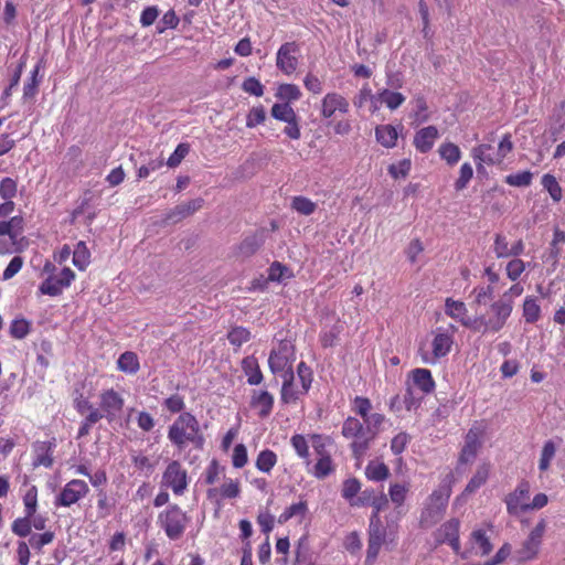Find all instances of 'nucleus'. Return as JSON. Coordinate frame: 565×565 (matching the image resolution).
I'll return each instance as SVG.
<instances>
[{"label": "nucleus", "instance_id": "nucleus-51", "mask_svg": "<svg viewBox=\"0 0 565 565\" xmlns=\"http://www.w3.org/2000/svg\"><path fill=\"white\" fill-rule=\"evenodd\" d=\"M18 193V182L17 180L6 177L0 181V198L6 202H13V198L17 196Z\"/></svg>", "mask_w": 565, "mask_h": 565}, {"label": "nucleus", "instance_id": "nucleus-38", "mask_svg": "<svg viewBox=\"0 0 565 565\" xmlns=\"http://www.w3.org/2000/svg\"><path fill=\"white\" fill-rule=\"evenodd\" d=\"M309 441L306 436L301 434H295L290 438V445L294 448L296 455L302 459L307 466L311 463L310 460V451H309Z\"/></svg>", "mask_w": 565, "mask_h": 565}, {"label": "nucleus", "instance_id": "nucleus-50", "mask_svg": "<svg viewBox=\"0 0 565 565\" xmlns=\"http://www.w3.org/2000/svg\"><path fill=\"white\" fill-rule=\"evenodd\" d=\"M533 173L530 170L520 171L509 174L504 178V182L511 186L524 188L531 185Z\"/></svg>", "mask_w": 565, "mask_h": 565}, {"label": "nucleus", "instance_id": "nucleus-53", "mask_svg": "<svg viewBox=\"0 0 565 565\" xmlns=\"http://www.w3.org/2000/svg\"><path fill=\"white\" fill-rule=\"evenodd\" d=\"M24 513L33 516L38 510V488L31 486L23 495Z\"/></svg>", "mask_w": 565, "mask_h": 565}, {"label": "nucleus", "instance_id": "nucleus-40", "mask_svg": "<svg viewBox=\"0 0 565 565\" xmlns=\"http://www.w3.org/2000/svg\"><path fill=\"white\" fill-rule=\"evenodd\" d=\"M335 471V463L332 456L318 458L316 463L312 466L311 473L317 479H326Z\"/></svg>", "mask_w": 565, "mask_h": 565}, {"label": "nucleus", "instance_id": "nucleus-58", "mask_svg": "<svg viewBox=\"0 0 565 565\" xmlns=\"http://www.w3.org/2000/svg\"><path fill=\"white\" fill-rule=\"evenodd\" d=\"M473 177V169L469 162H465L461 164L459 169V177L455 182V189L457 191H462L467 188L468 183L471 181Z\"/></svg>", "mask_w": 565, "mask_h": 565}, {"label": "nucleus", "instance_id": "nucleus-41", "mask_svg": "<svg viewBox=\"0 0 565 565\" xmlns=\"http://www.w3.org/2000/svg\"><path fill=\"white\" fill-rule=\"evenodd\" d=\"M309 439L313 451L318 458H324L332 456L328 446L331 444V438L329 436H324L321 434H311L309 435Z\"/></svg>", "mask_w": 565, "mask_h": 565}, {"label": "nucleus", "instance_id": "nucleus-3", "mask_svg": "<svg viewBox=\"0 0 565 565\" xmlns=\"http://www.w3.org/2000/svg\"><path fill=\"white\" fill-rule=\"evenodd\" d=\"M56 266L47 260L43 265L42 273L46 278L40 284L39 292L50 297H58L63 294L64 289L71 287L76 278V274L70 267H64L56 273Z\"/></svg>", "mask_w": 565, "mask_h": 565}, {"label": "nucleus", "instance_id": "nucleus-10", "mask_svg": "<svg viewBox=\"0 0 565 565\" xmlns=\"http://www.w3.org/2000/svg\"><path fill=\"white\" fill-rule=\"evenodd\" d=\"M454 345V337L447 331L434 332V338L431 340V352L424 351L423 348H419V354L423 363L434 365L441 358L448 355Z\"/></svg>", "mask_w": 565, "mask_h": 565}, {"label": "nucleus", "instance_id": "nucleus-26", "mask_svg": "<svg viewBox=\"0 0 565 565\" xmlns=\"http://www.w3.org/2000/svg\"><path fill=\"white\" fill-rule=\"evenodd\" d=\"M204 205V200L202 198H196L190 200L185 203L179 204L174 206L169 213L166 215L167 221L179 222L192 214L196 211L201 210Z\"/></svg>", "mask_w": 565, "mask_h": 565}, {"label": "nucleus", "instance_id": "nucleus-37", "mask_svg": "<svg viewBox=\"0 0 565 565\" xmlns=\"http://www.w3.org/2000/svg\"><path fill=\"white\" fill-rule=\"evenodd\" d=\"M440 158L450 167L456 166L461 158L460 148L450 141L443 142L438 148Z\"/></svg>", "mask_w": 565, "mask_h": 565}, {"label": "nucleus", "instance_id": "nucleus-14", "mask_svg": "<svg viewBox=\"0 0 565 565\" xmlns=\"http://www.w3.org/2000/svg\"><path fill=\"white\" fill-rule=\"evenodd\" d=\"M484 429L480 425H473L465 436V444L459 454V463L466 465L472 462L482 445Z\"/></svg>", "mask_w": 565, "mask_h": 565}, {"label": "nucleus", "instance_id": "nucleus-57", "mask_svg": "<svg viewBox=\"0 0 565 565\" xmlns=\"http://www.w3.org/2000/svg\"><path fill=\"white\" fill-rule=\"evenodd\" d=\"M286 275L288 278L294 276V274L289 270L287 266L282 265L279 262H274L268 268L267 280L279 282Z\"/></svg>", "mask_w": 565, "mask_h": 565}, {"label": "nucleus", "instance_id": "nucleus-2", "mask_svg": "<svg viewBox=\"0 0 565 565\" xmlns=\"http://www.w3.org/2000/svg\"><path fill=\"white\" fill-rule=\"evenodd\" d=\"M168 439L178 451H183L189 445L202 449L204 437L201 433L200 423L189 412L181 413L168 428Z\"/></svg>", "mask_w": 565, "mask_h": 565}, {"label": "nucleus", "instance_id": "nucleus-8", "mask_svg": "<svg viewBox=\"0 0 565 565\" xmlns=\"http://www.w3.org/2000/svg\"><path fill=\"white\" fill-rule=\"evenodd\" d=\"M296 348L291 340H280L277 347L273 348L268 356V366L271 373L292 371L291 363L295 360Z\"/></svg>", "mask_w": 565, "mask_h": 565}, {"label": "nucleus", "instance_id": "nucleus-55", "mask_svg": "<svg viewBox=\"0 0 565 565\" xmlns=\"http://www.w3.org/2000/svg\"><path fill=\"white\" fill-rule=\"evenodd\" d=\"M54 532L45 531L40 534H32L29 539V544L33 550L41 552L43 546L51 544L54 541Z\"/></svg>", "mask_w": 565, "mask_h": 565}, {"label": "nucleus", "instance_id": "nucleus-33", "mask_svg": "<svg viewBox=\"0 0 565 565\" xmlns=\"http://www.w3.org/2000/svg\"><path fill=\"white\" fill-rule=\"evenodd\" d=\"M365 477L370 481H384L390 477V468L379 460H371L365 467Z\"/></svg>", "mask_w": 565, "mask_h": 565}, {"label": "nucleus", "instance_id": "nucleus-19", "mask_svg": "<svg viewBox=\"0 0 565 565\" xmlns=\"http://www.w3.org/2000/svg\"><path fill=\"white\" fill-rule=\"evenodd\" d=\"M308 393L296 383L292 371L286 372L280 390V402L285 405H296Z\"/></svg>", "mask_w": 565, "mask_h": 565}, {"label": "nucleus", "instance_id": "nucleus-22", "mask_svg": "<svg viewBox=\"0 0 565 565\" xmlns=\"http://www.w3.org/2000/svg\"><path fill=\"white\" fill-rule=\"evenodd\" d=\"M274 404L275 397L267 390L252 391L249 406L256 411L259 418H267L273 412Z\"/></svg>", "mask_w": 565, "mask_h": 565}, {"label": "nucleus", "instance_id": "nucleus-31", "mask_svg": "<svg viewBox=\"0 0 565 565\" xmlns=\"http://www.w3.org/2000/svg\"><path fill=\"white\" fill-rule=\"evenodd\" d=\"M489 473H490V465L486 463V462L481 463L477 468L472 478L467 483L463 493L471 494V493L476 492L481 486H483L487 482V480L489 478Z\"/></svg>", "mask_w": 565, "mask_h": 565}, {"label": "nucleus", "instance_id": "nucleus-30", "mask_svg": "<svg viewBox=\"0 0 565 565\" xmlns=\"http://www.w3.org/2000/svg\"><path fill=\"white\" fill-rule=\"evenodd\" d=\"M451 494V489L449 486H443L438 489L434 490L429 497L431 509H435L438 515L445 511L448 500Z\"/></svg>", "mask_w": 565, "mask_h": 565}, {"label": "nucleus", "instance_id": "nucleus-34", "mask_svg": "<svg viewBox=\"0 0 565 565\" xmlns=\"http://www.w3.org/2000/svg\"><path fill=\"white\" fill-rule=\"evenodd\" d=\"M32 330V322L24 317L14 318L9 327V334L14 340L25 339Z\"/></svg>", "mask_w": 565, "mask_h": 565}, {"label": "nucleus", "instance_id": "nucleus-7", "mask_svg": "<svg viewBox=\"0 0 565 565\" xmlns=\"http://www.w3.org/2000/svg\"><path fill=\"white\" fill-rule=\"evenodd\" d=\"M491 149V145L482 143L476 146L471 150V157L476 162L477 170L480 172L483 170V164L488 166H499L503 162L507 156L513 150V141L510 134H505L499 145L498 151L495 156L487 154V152Z\"/></svg>", "mask_w": 565, "mask_h": 565}, {"label": "nucleus", "instance_id": "nucleus-12", "mask_svg": "<svg viewBox=\"0 0 565 565\" xmlns=\"http://www.w3.org/2000/svg\"><path fill=\"white\" fill-rule=\"evenodd\" d=\"M530 491V482L522 479L515 489L505 497L504 502L507 505V512L510 515L518 516L521 513L529 512Z\"/></svg>", "mask_w": 565, "mask_h": 565}, {"label": "nucleus", "instance_id": "nucleus-52", "mask_svg": "<svg viewBox=\"0 0 565 565\" xmlns=\"http://www.w3.org/2000/svg\"><path fill=\"white\" fill-rule=\"evenodd\" d=\"M372 409V403L370 398L364 396H355L352 402V411L359 415L363 420L370 419V412Z\"/></svg>", "mask_w": 565, "mask_h": 565}, {"label": "nucleus", "instance_id": "nucleus-24", "mask_svg": "<svg viewBox=\"0 0 565 565\" xmlns=\"http://www.w3.org/2000/svg\"><path fill=\"white\" fill-rule=\"evenodd\" d=\"M439 138V131L435 126H427L417 130L414 135L413 145L420 153L429 152Z\"/></svg>", "mask_w": 565, "mask_h": 565}, {"label": "nucleus", "instance_id": "nucleus-39", "mask_svg": "<svg viewBox=\"0 0 565 565\" xmlns=\"http://www.w3.org/2000/svg\"><path fill=\"white\" fill-rule=\"evenodd\" d=\"M522 316L526 323H535L541 318V307L537 299L527 296L525 297L522 306Z\"/></svg>", "mask_w": 565, "mask_h": 565}, {"label": "nucleus", "instance_id": "nucleus-44", "mask_svg": "<svg viewBox=\"0 0 565 565\" xmlns=\"http://www.w3.org/2000/svg\"><path fill=\"white\" fill-rule=\"evenodd\" d=\"M73 264L79 270H85L90 263V253L85 242H78L73 252Z\"/></svg>", "mask_w": 565, "mask_h": 565}, {"label": "nucleus", "instance_id": "nucleus-25", "mask_svg": "<svg viewBox=\"0 0 565 565\" xmlns=\"http://www.w3.org/2000/svg\"><path fill=\"white\" fill-rule=\"evenodd\" d=\"M209 499H236L241 494V483L237 479L227 478L218 488L207 490Z\"/></svg>", "mask_w": 565, "mask_h": 565}, {"label": "nucleus", "instance_id": "nucleus-28", "mask_svg": "<svg viewBox=\"0 0 565 565\" xmlns=\"http://www.w3.org/2000/svg\"><path fill=\"white\" fill-rule=\"evenodd\" d=\"M409 486L406 483H392L388 488V495L393 504L395 505V522H398L402 518L401 508L405 503Z\"/></svg>", "mask_w": 565, "mask_h": 565}, {"label": "nucleus", "instance_id": "nucleus-61", "mask_svg": "<svg viewBox=\"0 0 565 565\" xmlns=\"http://www.w3.org/2000/svg\"><path fill=\"white\" fill-rule=\"evenodd\" d=\"M341 326H334L329 330H322L319 335L320 343L323 348H332L337 344Z\"/></svg>", "mask_w": 565, "mask_h": 565}, {"label": "nucleus", "instance_id": "nucleus-18", "mask_svg": "<svg viewBox=\"0 0 565 565\" xmlns=\"http://www.w3.org/2000/svg\"><path fill=\"white\" fill-rule=\"evenodd\" d=\"M469 545L470 547L466 551H461L460 557L466 559L471 554L487 556L491 553L493 546L490 542L487 532L483 529H476L471 532L469 536Z\"/></svg>", "mask_w": 565, "mask_h": 565}, {"label": "nucleus", "instance_id": "nucleus-64", "mask_svg": "<svg viewBox=\"0 0 565 565\" xmlns=\"http://www.w3.org/2000/svg\"><path fill=\"white\" fill-rule=\"evenodd\" d=\"M411 159H403L397 163L391 164L388 167V173L394 179L406 178L411 171Z\"/></svg>", "mask_w": 565, "mask_h": 565}, {"label": "nucleus", "instance_id": "nucleus-13", "mask_svg": "<svg viewBox=\"0 0 565 565\" xmlns=\"http://www.w3.org/2000/svg\"><path fill=\"white\" fill-rule=\"evenodd\" d=\"M89 492L88 484L81 479L68 481L55 498V507L68 508L85 498Z\"/></svg>", "mask_w": 565, "mask_h": 565}, {"label": "nucleus", "instance_id": "nucleus-16", "mask_svg": "<svg viewBox=\"0 0 565 565\" xmlns=\"http://www.w3.org/2000/svg\"><path fill=\"white\" fill-rule=\"evenodd\" d=\"M125 405L122 396L114 388L105 390L99 395V406L108 422L114 420L121 413Z\"/></svg>", "mask_w": 565, "mask_h": 565}, {"label": "nucleus", "instance_id": "nucleus-48", "mask_svg": "<svg viewBox=\"0 0 565 565\" xmlns=\"http://www.w3.org/2000/svg\"><path fill=\"white\" fill-rule=\"evenodd\" d=\"M297 379L302 390L309 393L313 381V372L311 367L303 361H300L297 365Z\"/></svg>", "mask_w": 565, "mask_h": 565}, {"label": "nucleus", "instance_id": "nucleus-42", "mask_svg": "<svg viewBox=\"0 0 565 565\" xmlns=\"http://www.w3.org/2000/svg\"><path fill=\"white\" fill-rule=\"evenodd\" d=\"M277 460L278 458L275 451L264 449L257 455L255 466L259 471L269 473L276 466Z\"/></svg>", "mask_w": 565, "mask_h": 565}, {"label": "nucleus", "instance_id": "nucleus-21", "mask_svg": "<svg viewBox=\"0 0 565 565\" xmlns=\"http://www.w3.org/2000/svg\"><path fill=\"white\" fill-rule=\"evenodd\" d=\"M445 313L451 319L458 321L461 326L473 331L476 324V317L468 316V309L463 301L446 298Z\"/></svg>", "mask_w": 565, "mask_h": 565}, {"label": "nucleus", "instance_id": "nucleus-27", "mask_svg": "<svg viewBox=\"0 0 565 565\" xmlns=\"http://www.w3.org/2000/svg\"><path fill=\"white\" fill-rule=\"evenodd\" d=\"M241 367L248 385L257 386L263 383L264 374L255 355L245 356L241 362Z\"/></svg>", "mask_w": 565, "mask_h": 565}, {"label": "nucleus", "instance_id": "nucleus-9", "mask_svg": "<svg viewBox=\"0 0 565 565\" xmlns=\"http://www.w3.org/2000/svg\"><path fill=\"white\" fill-rule=\"evenodd\" d=\"M161 487L171 489L173 494L183 495L189 487V476L179 460H171L162 472Z\"/></svg>", "mask_w": 565, "mask_h": 565}, {"label": "nucleus", "instance_id": "nucleus-4", "mask_svg": "<svg viewBox=\"0 0 565 565\" xmlns=\"http://www.w3.org/2000/svg\"><path fill=\"white\" fill-rule=\"evenodd\" d=\"M504 299H498L493 301L487 313L476 317L475 332L481 333H497L501 331L507 324L508 319L512 313L510 302H505Z\"/></svg>", "mask_w": 565, "mask_h": 565}, {"label": "nucleus", "instance_id": "nucleus-49", "mask_svg": "<svg viewBox=\"0 0 565 565\" xmlns=\"http://www.w3.org/2000/svg\"><path fill=\"white\" fill-rule=\"evenodd\" d=\"M252 338L250 331L244 327H234L227 333L228 342L234 347H242Z\"/></svg>", "mask_w": 565, "mask_h": 565}, {"label": "nucleus", "instance_id": "nucleus-11", "mask_svg": "<svg viewBox=\"0 0 565 565\" xmlns=\"http://www.w3.org/2000/svg\"><path fill=\"white\" fill-rule=\"evenodd\" d=\"M300 63V45L296 41L282 43L276 53V67L285 75H292Z\"/></svg>", "mask_w": 565, "mask_h": 565}, {"label": "nucleus", "instance_id": "nucleus-47", "mask_svg": "<svg viewBox=\"0 0 565 565\" xmlns=\"http://www.w3.org/2000/svg\"><path fill=\"white\" fill-rule=\"evenodd\" d=\"M291 207L299 214L309 216L315 213L317 204L306 196L298 195L292 198Z\"/></svg>", "mask_w": 565, "mask_h": 565}, {"label": "nucleus", "instance_id": "nucleus-36", "mask_svg": "<svg viewBox=\"0 0 565 565\" xmlns=\"http://www.w3.org/2000/svg\"><path fill=\"white\" fill-rule=\"evenodd\" d=\"M308 513V503L306 500H300L297 503H292L287 507L282 513L278 516V523L284 524L292 518L305 519Z\"/></svg>", "mask_w": 565, "mask_h": 565}, {"label": "nucleus", "instance_id": "nucleus-62", "mask_svg": "<svg viewBox=\"0 0 565 565\" xmlns=\"http://www.w3.org/2000/svg\"><path fill=\"white\" fill-rule=\"evenodd\" d=\"M540 545L541 543L532 541V539L527 537L519 551L520 559L530 561L535 558L539 553Z\"/></svg>", "mask_w": 565, "mask_h": 565}, {"label": "nucleus", "instance_id": "nucleus-32", "mask_svg": "<svg viewBox=\"0 0 565 565\" xmlns=\"http://www.w3.org/2000/svg\"><path fill=\"white\" fill-rule=\"evenodd\" d=\"M117 369L126 374H136L140 370L138 355L132 351H125L117 360Z\"/></svg>", "mask_w": 565, "mask_h": 565}, {"label": "nucleus", "instance_id": "nucleus-29", "mask_svg": "<svg viewBox=\"0 0 565 565\" xmlns=\"http://www.w3.org/2000/svg\"><path fill=\"white\" fill-rule=\"evenodd\" d=\"M376 141L384 148H394L397 143L398 132L396 128L390 124L379 125L375 128Z\"/></svg>", "mask_w": 565, "mask_h": 565}, {"label": "nucleus", "instance_id": "nucleus-54", "mask_svg": "<svg viewBox=\"0 0 565 565\" xmlns=\"http://www.w3.org/2000/svg\"><path fill=\"white\" fill-rule=\"evenodd\" d=\"M361 490V482L356 478H349L343 481L341 494L350 503L354 501Z\"/></svg>", "mask_w": 565, "mask_h": 565}, {"label": "nucleus", "instance_id": "nucleus-59", "mask_svg": "<svg viewBox=\"0 0 565 565\" xmlns=\"http://www.w3.org/2000/svg\"><path fill=\"white\" fill-rule=\"evenodd\" d=\"M163 407L172 413H184L183 409L185 408V402L184 397L178 393L170 395L163 401Z\"/></svg>", "mask_w": 565, "mask_h": 565}, {"label": "nucleus", "instance_id": "nucleus-1", "mask_svg": "<svg viewBox=\"0 0 565 565\" xmlns=\"http://www.w3.org/2000/svg\"><path fill=\"white\" fill-rule=\"evenodd\" d=\"M385 416L373 413L367 420H360L354 416H348L341 427V435L350 440V449L353 458L362 459L377 437Z\"/></svg>", "mask_w": 565, "mask_h": 565}, {"label": "nucleus", "instance_id": "nucleus-17", "mask_svg": "<svg viewBox=\"0 0 565 565\" xmlns=\"http://www.w3.org/2000/svg\"><path fill=\"white\" fill-rule=\"evenodd\" d=\"M350 109L348 99L337 92L324 95L321 100L320 115L324 119H330L339 114H347Z\"/></svg>", "mask_w": 565, "mask_h": 565}, {"label": "nucleus", "instance_id": "nucleus-35", "mask_svg": "<svg viewBox=\"0 0 565 565\" xmlns=\"http://www.w3.org/2000/svg\"><path fill=\"white\" fill-rule=\"evenodd\" d=\"M275 96L277 99L281 100V103L290 104L292 102L299 100L302 96V93L298 85L284 83L277 87Z\"/></svg>", "mask_w": 565, "mask_h": 565}, {"label": "nucleus", "instance_id": "nucleus-63", "mask_svg": "<svg viewBox=\"0 0 565 565\" xmlns=\"http://www.w3.org/2000/svg\"><path fill=\"white\" fill-rule=\"evenodd\" d=\"M409 441H411V436L407 433H405V431L398 433L391 440L392 452L395 456L402 455L405 451Z\"/></svg>", "mask_w": 565, "mask_h": 565}, {"label": "nucleus", "instance_id": "nucleus-6", "mask_svg": "<svg viewBox=\"0 0 565 565\" xmlns=\"http://www.w3.org/2000/svg\"><path fill=\"white\" fill-rule=\"evenodd\" d=\"M24 218L21 215L0 222V255L21 253L24 248Z\"/></svg>", "mask_w": 565, "mask_h": 565}, {"label": "nucleus", "instance_id": "nucleus-43", "mask_svg": "<svg viewBox=\"0 0 565 565\" xmlns=\"http://www.w3.org/2000/svg\"><path fill=\"white\" fill-rule=\"evenodd\" d=\"M271 116L279 121H294L298 116L290 104L276 103L270 109Z\"/></svg>", "mask_w": 565, "mask_h": 565}, {"label": "nucleus", "instance_id": "nucleus-56", "mask_svg": "<svg viewBox=\"0 0 565 565\" xmlns=\"http://www.w3.org/2000/svg\"><path fill=\"white\" fill-rule=\"evenodd\" d=\"M32 518L33 516H28L24 513L23 518L15 519L11 525L12 532L20 537H26L29 535L31 536V531H32L31 519Z\"/></svg>", "mask_w": 565, "mask_h": 565}, {"label": "nucleus", "instance_id": "nucleus-20", "mask_svg": "<svg viewBox=\"0 0 565 565\" xmlns=\"http://www.w3.org/2000/svg\"><path fill=\"white\" fill-rule=\"evenodd\" d=\"M405 100L406 97L402 93L383 88L371 96V110L373 113L379 110L381 105H385L390 110H395L401 107Z\"/></svg>", "mask_w": 565, "mask_h": 565}, {"label": "nucleus", "instance_id": "nucleus-5", "mask_svg": "<svg viewBox=\"0 0 565 565\" xmlns=\"http://www.w3.org/2000/svg\"><path fill=\"white\" fill-rule=\"evenodd\" d=\"M191 518L177 503L168 504L158 514L157 524L171 541L180 540L189 525Z\"/></svg>", "mask_w": 565, "mask_h": 565}, {"label": "nucleus", "instance_id": "nucleus-45", "mask_svg": "<svg viewBox=\"0 0 565 565\" xmlns=\"http://www.w3.org/2000/svg\"><path fill=\"white\" fill-rule=\"evenodd\" d=\"M541 184L545 191L548 192L554 202H559L563 196L562 188L556 178L551 173L543 174Z\"/></svg>", "mask_w": 565, "mask_h": 565}, {"label": "nucleus", "instance_id": "nucleus-15", "mask_svg": "<svg viewBox=\"0 0 565 565\" xmlns=\"http://www.w3.org/2000/svg\"><path fill=\"white\" fill-rule=\"evenodd\" d=\"M460 521L458 519H450L443 523L435 533V540L438 544H448L454 553L461 554L460 545Z\"/></svg>", "mask_w": 565, "mask_h": 565}, {"label": "nucleus", "instance_id": "nucleus-23", "mask_svg": "<svg viewBox=\"0 0 565 565\" xmlns=\"http://www.w3.org/2000/svg\"><path fill=\"white\" fill-rule=\"evenodd\" d=\"M407 382L412 387L418 388L423 395H428L435 391L436 383L431 372L428 369L417 367L408 373Z\"/></svg>", "mask_w": 565, "mask_h": 565}, {"label": "nucleus", "instance_id": "nucleus-60", "mask_svg": "<svg viewBox=\"0 0 565 565\" xmlns=\"http://www.w3.org/2000/svg\"><path fill=\"white\" fill-rule=\"evenodd\" d=\"M266 120V111L263 105L254 106L246 117V127L254 128L258 125L264 124Z\"/></svg>", "mask_w": 565, "mask_h": 565}, {"label": "nucleus", "instance_id": "nucleus-46", "mask_svg": "<svg viewBox=\"0 0 565 565\" xmlns=\"http://www.w3.org/2000/svg\"><path fill=\"white\" fill-rule=\"evenodd\" d=\"M556 454V446L553 440H547L544 443L540 460H539V469L544 472L548 470L552 460L554 459Z\"/></svg>", "mask_w": 565, "mask_h": 565}]
</instances>
